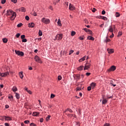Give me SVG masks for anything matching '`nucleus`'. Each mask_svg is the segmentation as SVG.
Instances as JSON below:
<instances>
[{
    "mask_svg": "<svg viewBox=\"0 0 126 126\" xmlns=\"http://www.w3.org/2000/svg\"><path fill=\"white\" fill-rule=\"evenodd\" d=\"M6 15H12L10 17V20H14V19H15V17H16V13L15 12L12 11V10H8L7 11Z\"/></svg>",
    "mask_w": 126,
    "mask_h": 126,
    "instance_id": "1",
    "label": "nucleus"
},
{
    "mask_svg": "<svg viewBox=\"0 0 126 126\" xmlns=\"http://www.w3.org/2000/svg\"><path fill=\"white\" fill-rule=\"evenodd\" d=\"M116 29V26L115 25L110 26L108 29V32L110 33H114V30Z\"/></svg>",
    "mask_w": 126,
    "mask_h": 126,
    "instance_id": "2",
    "label": "nucleus"
},
{
    "mask_svg": "<svg viewBox=\"0 0 126 126\" xmlns=\"http://www.w3.org/2000/svg\"><path fill=\"white\" fill-rule=\"evenodd\" d=\"M34 59L36 63H42V60H41V58H40L37 55H36L34 57Z\"/></svg>",
    "mask_w": 126,
    "mask_h": 126,
    "instance_id": "3",
    "label": "nucleus"
},
{
    "mask_svg": "<svg viewBox=\"0 0 126 126\" xmlns=\"http://www.w3.org/2000/svg\"><path fill=\"white\" fill-rule=\"evenodd\" d=\"M41 21L43 23H44V24H49L50 23V19L46 18H43L41 19Z\"/></svg>",
    "mask_w": 126,
    "mask_h": 126,
    "instance_id": "4",
    "label": "nucleus"
},
{
    "mask_svg": "<svg viewBox=\"0 0 126 126\" xmlns=\"http://www.w3.org/2000/svg\"><path fill=\"white\" fill-rule=\"evenodd\" d=\"M15 53L16 55H17L18 56H21V57H23L24 56V53H23L22 51L15 50Z\"/></svg>",
    "mask_w": 126,
    "mask_h": 126,
    "instance_id": "5",
    "label": "nucleus"
},
{
    "mask_svg": "<svg viewBox=\"0 0 126 126\" xmlns=\"http://www.w3.org/2000/svg\"><path fill=\"white\" fill-rule=\"evenodd\" d=\"M91 66V64L89 63H86L85 64V67L84 68V70H87L89 68H90V66Z\"/></svg>",
    "mask_w": 126,
    "mask_h": 126,
    "instance_id": "6",
    "label": "nucleus"
},
{
    "mask_svg": "<svg viewBox=\"0 0 126 126\" xmlns=\"http://www.w3.org/2000/svg\"><path fill=\"white\" fill-rule=\"evenodd\" d=\"M56 39H57L58 40H59L61 41L62 39H63V34H58L56 36Z\"/></svg>",
    "mask_w": 126,
    "mask_h": 126,
    "instance_id": "7",
    "label": "nucleus"
},
{
    "mask_svg": "<svg viewBox=\"0 0 126 126\" xmlns=\"http://www.w3.org/2000/svg\"><path fill=\"white\" fill-rule=\"evenodd\" d=\"M8 74H9V73H8V72L5 73H0V76H1V77H5V76H7Z\"/></svg>",
    "mask_w": 126,
    "mask_h": 126,
    "instance_id": "8",
    "label": "nucleus"
},
{
    "mask_svg": "<svg viewBox=\"0 0 126 126\" xmlns=\"http://www.w3.org/2000/svg\"><path fill=\"white\" fill-rule=\"evenodd\" d=\"M116 68H117V67H116V66L112 65L108 69V71H115V70L116 69Z\"/></svg>",
    "mask_w": 126,
    "mask_h": 126,
    "instance_id": "9",
    "label": "nucleus"
},
{
    "mask_svg": "<svg viewBox=\"0 0 126 126\" xmlns=\"http://www.w3.org/2000/svg\"><path fill=\"white\" fill-rule=\"evenodd\" d=\"M69 9L70 10H74V9H75V7H74L73 5L71 4V3H70L69 6Z\"/></svg>",
    "mask_w": 126,
    "mask_h": 126,
    "instance_id": "10",
    "label": "nucleus"
},
{
    "mask_svg": "<svg viewBox=\"0 0 126 126\" xmlns=\"http://www.w3.org/2000/svg\"><path fill=\"white\" fill-rule=\"evenodd\" d=\"M74 77L76 80H79L80 79V75L76 74L74 75Z\"/></svg>",
    "mask_w": 126,
    "mask_h": 126,
    "instance_id": "11",
    "label": "nucleus"
},
{
    "mask_svg": "<svg viewBox=\"0 0 126 126\" xmlns=\"http://www.w3.org/2000/svg\"><path fill=\"white\" fill-rule=\"evenodd\" d=\"M108 102V100L104 98V97H102V104L103 105H105V104H107Z\"/></svg>",
    "mask_w": 126,
    "mask_h": 126,
    "instance_id": "12",
    "label": "nucleus"
},
{
    "mask_svg": "<svg viewBox=\"0 0 126 126\" xmlns=\"http://www.w3.org/2000/svg\"><path fill=\"white\" fill-rule=\"evenodd\" d=\"M19 11H22V12H25L26 11V9L24 7H22L19 9Z\"/></svg>",
    "mask_w": 126,
    "mask_h": 126,
    "instance_id": "13",
    "label": "nucleus"
},
{
    "mask_svg": "<svg viewBox=\"0 0 126 126\" xmlns=\"http://www.w3.org/2000/svg\"><path fill=\"white\" fill-rule=\"evenodd\" d=\"M107 52H108V54H113L114 53V49L108 48Z\"/></svg>",
    "mask_w": 126,
    "mask_h": 126,
    "instance_id": "14",
    "label": "nucleus"
},
{
    "mask_svg": "<svg viewBox=\"0 0 126 126\" xmlns=\"http://www.w3.org/2000/svg\"><path fill=\"white\" fill-rule=\"evenodd\" d=\"M5 121H12V119L8 116H5Z\"/></svg>",
    "mask_w": 126,
    "mask_h": 126,
    "instance_id": "15",
    "label": "nucleus"
},
{
    "mask_svg": "<svg viewBox=\"0 0 126 126\" xmlns=\"http://www.w3.org/2000/svg\"><path fill=\"white\" fill-rule=\"evenodd\" d=\"M35 26V24L33 23H31L29 24V27H31V28H33Z\"/></svg>",
    "mask_w": 126,
    "mask_h": 126,
    "instance_id": "16",
    "label": "nucleus"
},
{
    "mask_svg": "<svg viewBox=\"0 0 126 126\" xmlns=\"http://www.w3.org/2000/svg\"><path fill=\"white\" fill-rule=\"evenodd\" d=\"M86 59V56H84L83 58H82L81 59L79 60V63H82V62H83V61H85V59Z\"/></svg>",
    "mask_w": 126,
    "mask_h": 126,
    "instance_id": "17",
    "label": "nucleus"
},
{
    "mask_svg": "<svg viewBox=\"0 0 126 126\" xmlns=\"http://www.w3.org/2000/svg\"><path fill=\"white\" fill-rule=\"evenodd\" d=\"M84 67L83 66V65H81V66H80L79 67H78L77 68V70H79L80 71H81V70H83Z\"/></svg>",
    "mask_w": 126,
    "mask_h": 126,
    "instance_id": "18",
    "label": "nucleus"
},
{
    "mask_svg": "<svg viewBox=\"0 0 126 126\" xmlns=\"http://www.w3.org/2000/svg\"><path fill=\"white\" fill-rule=\"evenodd\" d=\"M96 86V83L93 82L91 84V87H92L93 89L94 88V87Z\"/></svg>",
    "mask_w": 126,
    "mask_h": 126,
    "instance_id": "19",
    "label": "nucleus"
},
{
    "mask_svg": "<svg viewBox=\"0 0 126 126\" xmlns=\"http://www.w3.org/2000/svg\"><path fill=\"white\" fill-rule=\"evenodd\" d=\"M88 40H92V41H94L95 40V38L91 36H89L87 37Z\"/></svg>",
    "mask_w": 126,
    "mask_h": 126,
    "instance_id": "20",
    "label": "nucleus"
},
{
    "mask_svg": "<svg viewBox=\"0 0 126 126\" xmlns=\"http://www.w3.org/2000/svg\"><path fill=\"white\" fill-rule=\"evenodd\" d=\"M19 76L20 77V78H21V79H22L23 78V77H24V76L23 75V72H21L19 73Z\"/></svg>",
    "mask_w": 126,
    "mask_h": 126,
    "instance_id": "21",
    "label": "nucleus"
},
{
    "mask_svg": "<svg viewBox=\"0 0 126 126\" xmlns=\"http://www.w3.org/2000/svg\"><path fill=\"white\" fill-rule=\"evenodd\" d=\"M39 114L40 113L38 112H33L32 113V116H33L34 117H37V116H39Z\"/></svg>",
    "mask_w": 126,
    "mask_h": 126,
    "instance_id": "22",
    "label": "nucleus"
},
{
    "mask_svg": "<svg viewBox=\"0 0 126 126\" xmlns=\"http://www.w3.org/2000/svg\"><path fill=\"white\" fill-rule=\"evenodd\" d=\"M15 96L16 97V99L20 98V95L17 93H15Z\"/></svg>",
    "mask_w": 126,
    "mask_h": 126,
    "instance_id": "23",
    "label": "nucleus"
},
{
    "mask_svg": "<svg viewBox=\"0 0 126 126\" xmlns=\"http://www.w3.org/2000/svg\"><path fill=\"white\" fill-rule=\"evenodd\" d=\"M98 18H101V19H103V20H107V17H104V16H99V17H98Z\"/></svg>",
    "mask_w": 126,
    "mask_h": 126,
    "instance_id": "24",
    "label": "nucleus"
},
{
    "mask_svg": "<svg viewBox=\"0 0 126 126\" xmlns=\"http://www.w3.org/2000/svg\"><path fill=\"white\" fill-rule=\"evenodd\" d=\"M115 16L116 17H120V16H121V14H120V13L119 12H116Z\"/></svg>",
    "mask_w": 126,
    "mask_h": 126,
    "instance_id": "25",
    "label": "nucleus"
},
{
    "mask_svg": "<svg viewBox=\"0 0 126 126\" xmlns=\"http://www.w3.org/2000/svg\"><path fill=\"white\" fill-rule=\"evenodd\" d=\"M12 91L13 92H16V91H17V88H16V87H13L12 88Z\"/></svg>",
    "mask_w": 126,
    "mask_h": 126,
    "instance_id": "26",
    "label": "nucleus"
},
{
    "mask_svg": "<svg viewBox=\"0 0 126 126\" xmlns=\"http://www.w3.org/2000/svg\"><path fill=\"white\" fill-rule=\"evenodd\" d=\"M59 2V1L58 0H54L53 1V4H54V5H57V3H58Z\"/></svg>",
    "mask_w": 126,
    "mask_h": 126,
    "instance_id": "27",
    "label": "nucleus"
},
{
    "mask_svg": "<svg viewBox=\"0 0 126 126\" xmlns=\"http://www.w3.org/2000/svg\"><path fill=\"white\" fill-rule=\"evenodd\" d=\"M61 19H59L58 21L57 22L58 25H59V26H62V23H61Z\"/></svg>",
    "mask_w": 126,
    "mask_h": 126,
    "instance_id": "28",
    "label": "nucleus"
},
{
    "mask_svg": "<svg viewBox=\"0 0 126 126\" xmlns=\"http://www.w3.org/2000/svg\"><path fill=\"white\" fill-rule=\"evenodd\" d=\"M38 35H39V36H42V35H43V32L40 30H39Z\"/></svg>",
    "mask_w": 126,
    "mask_h": 126,
    "instance_id": "29",
    "label": "nucleus"
},
{
    "mask_svg": "<svg viewBox=\"0 0 126 126\" xmlns=\"http://www.w3.org/2000/svg\"><path fill=\"white\" fill-rule=\"evenodd\" d=\"M55 97H56V95L55 94H51V96H50L51 99H53V98H55Z\"/></svg>",
    "mask_w": 126,
    "mask_h": 126,
    "instance_id": "30",
    "label": "nucleus"
},
{
    "mask_svg": "<svg viewBox=\"0 0 126 126\" xmlns=\"http://www.w3.org/2000/svg\"><path fill=\"white\" fill-rule=\"evenodd\" d=\"M5 119V116H0V120L3 121Z\"/></svg>",
    "mask_w": 126,
    "mask_h": 126,
    "instance_id": "31",
    "label": "nucleus"
},
{
    "mask_svg": "<svg viewBox=\"0 0 126 126\" xmlns=\"http://www.w3.org/2000/svg\"><path fill=\"white\" fill-rule=\"evenodd\" d=\"M2 41L3 43H7V39L6 38H3Z\"/></svg>",
    "mask_w": 126,
    "mask_h": 126,
    "instance_id": "32",
    "label": "nucleus"
},
{
    "mask_svg": "<svg viewBox=\"0 0 126 126\" xmlns=\"http://www.w3.org/2000/svg\"><path fill=\"white\" fill-rule=\"evenodd\" d=\"M50 118H51V116L48 115V117H46V120L47 122L50 120Z\"/></svg>",
    "mask_w": 126,
    "mask_h": 126,
    "instance_id": "33",
    "label": "nucleus"
},
{
    "mask_svg": "<svg viewBox=\"0 0 126 126\" xmlns=\"http://www.w3.org/2000/svg\"><path fill=\"white\" fill-rule=\"evenodd\" d=\"M22 42L23 43H26V42H27V39L26 38H24L22 40Z\"/></svg>",
    "mask_w": 126,
    "mask_h": 126,
    "instance_id": "34",
    "label": "nucleus"
},
{
    "mask_svg": "<svg viewBox=\"0 0 126 126\" xmlns=\"http://www.w3.org/2000/svg\"><path fill=\"white\" fill-rule=\"evenodd\" d=\"M66 111H67V112H70V113H72V110L69 108H67Z\"/></svg>",
    "mask_w": 126,
    "mask_h": 126,
    "instance_id": "35",
    "label": "nucleus"
},
{
    "mask_svg": "<svg viewBox=\"0 0 126 126\" xmlns=\"http://www.w3.org/2000/svg\"><path fill=\"white\" fill-rule=\"evenodd\" d=\"M76 91H80V90H81V88L78 87L76 88Z\"/></svg>",
    "mask_w": 126,
    "mask_h": 126,
    "instance_id": "36",
    "label": "nucleus"
},
{
    "mask_svg": "<svg viewBox=\"0 0 126 126\" xmlns=\"http://www.w3.org/2000/svg\"><path fill=\"white\" fill-rule=\"evenodd\" d=\"M111 41V40H110V39H108L107 37H106V39L105 40V42H106V43H108V42H110Z\"/></svg>",
    "mask_w": 126,
    "mask_h": 126,
    "instance_id": "37",
    "label": "nucleus"
},
{
    "mask_svg": "<svg viewBox=\"0 0 126 126\" xmlns=\"http://www.w3.org/2000/svg\"><path fill=\"white\" fill-rule=\"evenodd\" d=\"M8 99H10V101H12V99H13V96L12 95L8 96Z\"/></svg>",
    "mask_w": 126,
    "mask_h": 126,
    "instance_id": "38",
    "label": "nucleus"
},
{
    "mask_svg": "<svg viewBox=\"0 0 126 126\" xmlns=\"http://www.w3.org/2000/svg\"><path fill=\"white\" fill-rule=\"evenodd\" d=\"M122 35H123V33H122V32H119L118 33V37H120V36H122Z\"/></svg>",
    "mask_w": 126,
    "mask_h": 126,
    "instance_id": "39",
    "label": "nucleus"
},
{
    "mask_svg": "<svg viewBox=\"0 0 126 126\" xmlns=\"http://www.w3.org/2000/svg\"><path fill=\"white\" fill-rule=\"evenodd\" d=\"M6 2V0H1V1L2 4H4V3H5Z\"/></svg>",
    "mask_w": 126,
    "mask_h": 126,
    "instance_id": "40",
    "label": "nucleus"
},
{
    "mask_svg": "<svg viewBox=\"0 0 126 126\" xmlns=\"http://www.w3.org/2000/svg\"><path fill=\"white\" fill-rule=\"evenodd\" d=\"M75 34H76L75 32L73 31L71 32V36H74V35H75Z\"/></svg>",
    "mask_w": 126,
    "mask_h": 126,
    "instance_id": "41",
    "label": "nucleus"
},
{
    "mask_svg": "<svg viewBox=\"0 0 126 126\" xmlns=\"http://www.w3.org/2000/svg\"><path fill=\"white\" fill-rule=\"evenodd\" d=\"M25 124H28L30 123V121L29 120H26L24 121Z\"/></svg>",
    "mask_w": 126,
    "mask_h": 126,
    "instance_id": "42",
    "label": "nucleus"
},
{
    "mask_svg": "<svg viewBox=\"0 0 126 126\" xmlns=\"http://www.w3.org/2000/svg\"><path fill=\"white\" fill-rule=\"evenodd\" d=\"M83 30H84V31H85L86 32H88L90 31L89 29L86 28L83 29Z\"/></svg>",
    "mask_w": 126,
    "mask_h": 126,
    "instance_id": "43",
    "label": "nucleus"
},
{
    "mask_svg": "<svg viewBox=\"0 0 126 126\" xmlns=\"http://www.w3.org/2000/svg\"><path fill=\"white\" fill-rule=\"evenodd\" d=\"M25 19H26V20H27V21H28L29 20V19H30L29 16H26Z\"/></svg>",
    "mask_w": 126,
    "mask_h": 126,
    "instance_id": "44",
    "label": "nucleus"
},
{
    "mask_svg": "<svg viewBox=\"0 0 126 126\" xmlns=\"http://www.w3.org/2000/svg\"><path fill=\"white\" fill-rule=\"evenodd\" d=\"M21 26H22V23H20V24H18L17 26V27L18 28L21 27Z\"/></svg>",
    "mask_w": 126,
    "mask_h": 126,
    "instance_id": "45",
    "label": "nucleus"
},
{
    "mask_svg": "<svg viewBox=\"0 0 126 126\" xmlns=\"http://www.w3.org/2000/svg\"><path fill=\"white\" fill-rule=\"evenodd\" d=\"M11 1L14 3H16V2H17V0H11Z\"/></svg>",
    "mask_w": 126,
    "mask_h": 126,
    "instance_id": "46",
    "label": "nucleus"
},
{
    "mask_svg": "<svg viewBox=\"0 0 126 126\" xmlns=\"http://www.w3.org/2000/svg\"><path fill=\"white\" fill-rule=\"evenodd\" d=\"M73 52H74V51H73V50H71L69 51V55H71V54H73Z\"/></svg>",
    "mask_w": 126,
    "mask_h": 126,
    "instance_id": "47",
    "label": "nucleus"
},
{
    "mask_svg": "<svg viewBox=\"0 0 126 126\" xmlns=\"http://www.w3.org/2000/svg\"><path fill=\"white\" fill-rule=\"evenodd\" d=\"M91 89H92V87H88V91H91Z\"/></svg>",
    "mask_w": 126,
    "mask_h": 126,
    "instance_id": "48",
    "label": "nucleus"
},
{
    "mask_svg": "<svg viewBox=\"0 0 126 126\" xmlns=\"http://www.w3.org/2000/svg\"><path fill=\"white\" fill-rule=\"evenodd\" d=\"M84 22L86 24H88V23H89V22H88V20H87V19H85L84 20Z\"/></svg>",
    "mask_w": 126,
    "mask_h": 126,
    "instance_id": "49",
    "label": "nucleus"
},
{
    "mask_svg": "<svg viewBox=\"0 0 126 126\" xmlns=\"http://www.w3.org/2000/svg\"><path fill=\"white\" fill-rule=\"evenodd\" d=\"M21 39H22V40H23V39H25V35H22L21 36Z\"/></svg>",
    "mask_w": 126,
    "mask_h": 126,
    "instance_id": "50",
    "label": "nucleus"
},
{
    "mask_svg": "<svg viewBox=\"0 0 126 126\" xmlns=\"http://www.w3.org/2000/svg\"><path fill=\"white\" fill-rule=\"evenodd\" d=\"M110 84L112 86H113L114 87H116V86H117V85L113 84V83H110Z\"/></svg>",
    "mask_w": 126,
    "mask_h": 126,
    "instance_id": "51",
    "label": "nucleus"
},
{
    "mask_svg": "<svg viewBox=\"0 0 126 126\" xmlns=\"http://www.w3.org/2000/svg\"><path fill=\"white\" fill-rule=\"evenodd\" d=\"M20 36V33H17L16 35V37H17V38H19Z\"/></svg>",
    "mask_w": 126,
    "mask_h": 126,
    "instance_id": "52",
    "label": "nucleus"
},
{
    "mask_svg": "<svg viewBox=\"0 0 126 126\" xmlns=\"http://www.w3.org/2000/svg\"><path fill=\"white\" fill-rule=\"evenodd\" d=\"M67 116L68 117H70V118H71V117H73V115L70 114H67Z\"/></svg>",
    "mask_w": 126,
    "mask_h": 126,
    "instance_id": "53",
    "label": "nucleus"
},
{
    "mask_svg": "<svg viewBox=\"0 0 126 126\" xmlns=\"http://www.w3.org/2000/svg\"><path fill=\"white\" fill-rule=\"evenodd\" d=\"M88 32V33L89 34H90V35H92V31H89V32Z\"/></svg>",
    "mask_w": 126,
    "mask_h": 126,
    "instance_id": "54",
    "label": "nucleus"
},
{
    "mask_svg": "<svg viewBox=\"0 0 126 126\" xmlns=\"http://www.w3.org/2000/svg\"><path fill=\"white\" fill-rule=\"evenodd\" d=\"M58 80H62V76H58Z\"/></svg>",
    "mask_w": 126,
    "mask_h": 126,
    "instance_id": "55",
    "label": "nucleus"
},
{
    "mask_svg": "<svg viewBox=\"0 0 126 126\" xmlns=\"http://www.w3.org/2000/svg\"><path fill=\"white\" fill-rule=\"evenodd\" d=\"M31 126H36V124H34V123H31L30 124Z\"/></svg>",
    "mask_w": 126,
    "mask_h": 126,
    "instance_id": "56",
    "label": "nucleus"
},
{
    "mask_svg": "<svg viewBox=\"0 0 126 126\" xmlns=\"http://www.w3.org/2000/svg\"><path fill=\"white\" fill-rule=\"evenodd\" d=\"M39 121H40V123H43V121H44V119L41 118V119H40Z\"/></svg>",
    "mask_w": 126,
    "mask_h": 126,
    "instance_id": "57",
    "label": "nucleus"
},
{
    "mask_svg": "<svg viewBox=\"0 0 126 126\" xmlns=\"http://www.w3.org/2000/svg\"><path fill=\"white\" fill-rule=\"evenodd\" d=\"M91 74V73H89V72H87L86 73V75L87 76H89V75H90Z\"/></svg>",
    "mask_w": 126,
    "mask_h": 126,
    "instance_id": "58",
    "label": "nucleus"
},
{
    "mask_svg": "<svg viewBox=\"0 0 126 126\" xmlns=\"http://www.w3.org/2000/svg\"><path fill=\"white\" fill-rule=\"evenodd\" d=\"M49 9H50L51 10H54V9L53 8V6H51V5L49 6Z\"/></svg>",
    "mask_w": 126,
    "mask_h": 126,
    "instance_id": "59",
    "label": "nucleus"
},
{
    "mask_svg": "<svg viewBox=\"0 0 126 126\" xmlns=\"http://www.w3.org/2000/svg\"><path fill=\"white\" fill-rule=\"evenodd\" d=\"M112 33V35L110 36V38H113V37H114V33L113 32H111Z\"/></svg>",
    "mask_w": 126,
    "mask_h": 126,
    "instance_id": "60",
    "label": "nucleus"
},
{
    "mask_svg": "<svg viewBox=\"0 0 126 126\" xmlns=\"http://www.w3.org/2000/svg\"><path fill=\"white\" fill-rule=\"evenodd\" d=\"M93 12H95L96 11V9L95 8H94L92 10Z\"/></svg>",
    "mask_w": 126,
    "mask_h": 126,
    "instance_id": "61",
    "label": "nucleus"
},
{
    "mask_svg": "<svg viewBox=\"0 0 126 126\" xmlns=\"http://www.w3.org/2000/svg\"><path fill=\"white\" fill-rule=\"evenodd\" d=\"M27 92L31 94H32V92H31V91H30V90L28 91Z\"/></svg>",
    "mask_w": 126,
    "mask_h": 126,
    "instance_id": "62",
    "label": "nucleus"
},
{
    "mask_svg": "<svg viewBox=\"0 0 126 126\" xmlns=\"http://www.w3.org/2000/svg\"><path fill=\"white\" fill-rule=\"evenodd\" d=\"M4 125L5 126H9V124L8 123H5Z\"/></svg>",
    "mask_w": 126,
    "mask_h": 126,
    "instance_id": "63",
    "label": "nucleus"
},
{
    "mask_svg": "<svg viewBox=\"0 0 126 126\" xmlns=\"http://www.w3.org/2000/svg\"><path fill=\"white\" fill-rule=\"evenodd\" d=\"M104 126H110V124L107 123V124L104 125Z\"/></svg>",
    "mask_w": 126,
    "mask_h": 126,
    "instance_id": "64",
    "label": "nucleus"
}]
</instances>
